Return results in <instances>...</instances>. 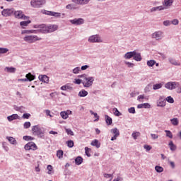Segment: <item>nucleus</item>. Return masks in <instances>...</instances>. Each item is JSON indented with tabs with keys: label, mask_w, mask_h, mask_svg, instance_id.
<instances>
[{
	"label": "nucleus",
	"mask_w": 181,
	"mask_h": 181,
	"mask_svg": "<svg viewBox=\"0 0 181 181\" xmlns=\"http://www.w3.org/2000/svg\"><path fill=\"white\" fill-rule=\"evenodd\" d=\"M23 33H37V30H25Z\"/></svg>",
	"instance_id": "f704fd0d"
},
{
	"label": "nucleus",
	"mask_w": 181,
	"mask_h": 181,
	"mask_svg": "<svg viewBox=\"0 0 181 181\" xmlns=\"http://www.w3.org/2000/svg\"><path fill=\"white\" fill-rule=\"evenodd\" d=\"M165 132H166V136H168V138H170V139L173 138V134H172V132L169 130H165Z\"/></svg>",
	"instance_id": "79ce46f5"
},
{
	"label": "nucleus",
	"mask_w": 181,
	"mask_h": 181,
	"mask_svg": "<svg viewBox=\"0 0 181 181\" xmlns=\"http://www.w3.org/2000/svg\"><path fill=\"white\" fill-rule=\"evenodd\" d=\"M74 83V84H81V83H83V80L76 78Z\"/></svg>",
	"instance_id": "bf43d9fd"
},
{
	"label": "nucleus",
	"mask_w": 181,
	"mask_h": 181,
	"mask_svg": "<svg viewBox=\"0 0 181 181\" xmlns=\"http://www.w3.org/2000/svg\"><path fill=\"white\" fill-rule=\"evenodd\" d=\"M8 141L12 145H16V139L12 136H7L6 137Z\"/></svg>",
	"instance_id": "a878e982"
},
{
	"label": "nucleus",
	"mask_w": 181,
	"mask_h": 181,
	"mask_svg": "<svg viewBox=\"0 0 181 181\" xmlns=\"http://www.w3.org/2000/svg\"><path fill=\"white\" fill-rule=\"evenodd\" d=\"M104 177H105L106 179H110V181L112 180V178L114 177V176L112 175V174H107L105 173L103 175Z\"/></svg>",
	"instance_id": "a19ab883"
},
{
	"label": "nucleus",
	"mask_w": 181,
	"mask_h": 181,
	"mask_svg": "<svg viewBox=\"0 0 181 181\" xmlns=\"http://www.w3.org/2000/svg\"><path fill=\"white\" fill-rule=\"evenodd\" d=\"M60 115L63 119H67L69 118V113L67 112H61Z\"/></svg>",
	"instance_id": "2f4dec72"
},
{
	"label": "nucleus",
	"mask_w": 181,
	"mask_h": 181,
	"mask_svg": "<svg viewBox=\"0 0 181 181\" xmlns=\"http://www.w3.org/2000/svg\"><path fill=\"white\" fill-rule=\"evenodd\" d=\"M29 23H32V21L30 20H28L27 21H21L20 22V26H22L23 29L25 28V27L28 26Z\"/></svg>",
	"instance_id": "4be33fe9"
},
{
	"label": "nucleus",
	"mask_w": 181,
	"mask_h": 181,
	"mask_svg": "<svg viewBox=\"0 0 181 181\" xmlns=\"http://www.w3.org/2000/svg\"><path fill=\"white\" fill-rule=\"evenodd\" d=\"M23 138L25 141H33V139H35L33 137L30 136H24Z\"/></svg>",
	"instance_id": "8fccbe9b"
},
{
	"label": "nucleus",
	"mask_w": 181,
	"mask_h": 181,
	"mask_svg": "<svg viewBox=\"0 0 181 181\" xmlns=\"http://www.w3.org/2000/svg\"><path fill=\"white\" fill-rule=\"evenodd\" d=\"M153 39L159 40L163 37V33L162 31H156L152 34Z\"/></svg>",
	"instance_id": "9b49d317"
},
{
	"label": "nucleus",
	"mask_w": 181,
	"mask_h": 181,
	"mask_svg": "<svg viewBox=\"0 0 181 181\" xmlns=\"http://www.w3.org/2000/svg\"><path fill=\"white\" fill-rule=\"evenodd\" d=\"M57 25H48V33H52V32H55V30H57Z\"/></svg>",
	"instance_id": "a211bd4d"
},
{
	"label": "nucleus",
	"mask_w": 181,
	"mask_h": 181,
	"mask_svg": "<svg viewBox=\"0 0 181 181\" xmlns=\"http://www.w3.org/2000/svg\"><path fill=\"white\" fill-rule=\"evenodd\" d=\"M139 135H141V133L136 132L132 133V136L134 138V139H136V138H138V136H139Z\"/></svg>",
	"instance_id": "de8ad7c7"
},
{
	"label": "nucleus",
	"mask_w": 181,
	"mask_h": 181,
	"mask_svg": "<svg viewBox=\"0 0 181 181\" xmlns=\"http://www.w3.org/2000/svg\"><path fill=\"white\" fill-rule=\"evenodd\" d=\"M30 117V114L29 113H25L23 115V118L24 119H29Z\"/></svg>",
	"instance_id": "13d9d810"
},
{
	"label": "nucleus",
	"mask_w": 181,
	"mask_h": 181,
	"mask_svg": "<svg viewBox=\"0 0 181 181\" xmlns=\"http://www.w3.org/2000/svg\"><path fill=\"white\" fill-rule=\"evenodd\" d=\"M151 136L152 139H158V138H159V136L155 134H151Z\"/></svg>",
	"instance_id": "680f3d73"
},
{
	"label": "nucleus",
	"mask_w": 181,
	"mask_h": 181,
	"mask_svg": "<svg viewBox=\"0 0 181 181\" xmlns=\"http://www.w3.org/2000/svg\"><path fill=\"white\" fill-rule=\"evenodd\" d=\"M129 112H130V114H135V107H130L129 109Z\"/></svg>",
	"instance_id": "0e129e2a"
},
{
	"label": "nucleus",
	"mask_w": 181,
	"mask_h": 181,
	"mask_svg": "<svg viewBox=\"0 0 181 181\" xmlns=\"http://www.w3.org/2000/svg\"><path fill=\"white\" fill-rule=\"evenodd\" d=\"M105 121L107 125H111V124H112V118L108 115H105Z\"/></svg>",
	"instance_id": "c85d7f7f"
},
{
	"label": "nucleus",
	"mask_w": 181,
	"mask_h": 181,
	"mask_svg": "<svg viewBox=\"0 0 181 181\" xmlns=\"http://www.w3.org/2000/svg\"><path fill=\"white\" fill-rule=\"evenodd\" d=\"M38 78L42 83H46L47 84L49 83V78L46 75H40Z\"/></svg>",
	"instance_id": "f3484780"
},
{
	"label": "nucleus",
	"mask_w": 181,
	"mask_h": 181,
	"mask_svg": "<svg viewBox=\"0 0 181 181\" xmlns=\"http://www.w3.org/2000/svg\"><path fill=\"white\" fill-rule=\"evenodd\" d=\"M25 77L28 81H33V80L36 78V76L35 75H32L31 73H28V74H26Z\"/></svg>",
	"instance_id": "aec40b11"
},
{
	"label": "nucleus",
	"mask_w": 181,
	"mask_h": 181,
	"mask_svg": "<svg viewBox=\"0 0 181 181\" xmlns=\"http://www.w3.org/2000/svg\"><path fill=\"white\" fill-rule=\"evenodd\" d=\"M134 54H135V51L129 52L125 54L124 57L129 59H132V57H134Z\"/></svg>",
	"instance_id": "5701e85b"
},
{
	"label": "nucleus",
	"mask_w": 181,
	"mask_h": 181,
	"mask_svg": "<svg viewBox=\"0 0 181 181\" xmlns=\"http://www.w3.org/2000/svg\"><path fill=\"white\" fill-rule=\"evenodd\" d=\"M110 132L114 135V136L111 138V141H115V139L119 136V130H118L117 128L112 129Z\"/></svg>",
	"instance_id": "9d476101"
},
{
	"label": "nucleus",
	"mask_w": 181,
	"mask_h": 181,
	"mask_svg": "<svg viewBox=\"0 0 181 181\" xmlns=\"http://www.w3.org/2000/svg\"><path fill=\"white\" fill-rule=\"evenodd\" d=\"M70 22L72 23V25H83V23H84V19L74 18L73 20H70Z\"/></svg>",
	"instance_id": "f8f14e48"
},
{
	"label": "nucleus",
	"mask_w": 181,
	"mask_h": 181,
	"mask_svg": "<svg viewBox=\"0 0 181 181\" xmlns=\"http://www.w3.org/2000/svg\"><path fill=\"white\" fill-rule=\"evenodd\" d=\"M71 1L76 5H81V0H71Z\"/></svg>",
	"instance_id": "052dcab7"
},
{
	"label": "nucleus",
	"mask_w": 181,
	"mask_h": 181,
	"mask_svg": "<svg viewBox=\"0 0 181 181\" xmlns=\"http://www.w3.org/2000/svg\"><path fill=\"white\" fill-rule=\"evenodd\" d=\"M24 149H25V151H37V146L34 142L31 141L25 145Z\"/></svg>",
	"instance_id": "423d86ee"
},
{
	"label": "nucleus",
	"mask_w": 181,
	"mask_h": 181,
	"mask_svg": "<svg viewBox=\"0 0 181 181\" xmlns=\"http://www.w3.org/2000/svg\"><path fill=\"white\" fill-rule=\"evenodd\" d=\"M88 95V92H87L86 90H82L78 93L79 97H87Z\"/></svg>",
	"instance_id": "cd10ccee"
},
{
	"label": "nucleus",
	"mask_w": 181,
	"mask_h": 181,
	"mask_svg": "<svg viewBox=\"0 0 181 181\" xmlns=\"http://www.w3.org/2000/svg\"><path fill=\"white\" fill-rule=\"evenodd\" d=\"M85 153L87 155L88 158H90V156H91V148L85 147Z\"/></svg>",
	"instance_id": "473e14b6"
},
{
	"label": "nucleus",
	"mask_w": 181,
	"mask_h": 181,
	"mask_svg": "<svg viewBox=\"0 0 181 181\" xmlns=\"http://www.w3.org/2000/svg\"><path fill=\"white\" fill-rule=\"evenodd\" d=\"M164 26H169L170 25V21H163Z\"/></svg>",
	"instance_id": "69168bd1"
},
{
	"label": "nucleus",
	"mask_w": 181,
	"mask_h": 181,
	"mask_svg": "<svg viewBox=\"0 0 181 181\" xmlns=\"http://www.w3.org/2000/svg\"><path fill=\"white\" fill-rule=\"evenodd\" d=\"M144 148H146L147 151H151L152 147L149 145H144Z\"/></svg>",
	"instance_id": "774afa93"
},
{
	"label": "nucleus",
	"mask_w": 181,
	"mask_h": 181,
	"mask_svg": "<svg viewBox=\"0 0 181 181\" xmlns=\"http://www.w3.org/2000/svg\"><path fill=\"white\" fill-rule=\"evenodd\" d=\"M90 112L91 115H94L95 118H96L95 121H98V119H100V116H98L97 113H95L94 112H93V110H90Z\"/></svg>",
	"instance_id": "37998d69"
},
{
	"label": "nucleus",
	"mask_w": 181,
	"mask_h": 181,
	"mask_svg": "<svg viewBox=\"0 0 181 181\" xmlns=\"http://www.w3.org/2000/svg\"><path fill=\"white\" fill-rule=\"evenodd\" d=\"M47 169L48 170V172H47L48 175H52V172L53 170V167L52 165H49L47 166Z\"/></svg>",
	"instance_id": "603ef678"
},
{
	"label": "nucleus",
	"mask_w": 181,
	"mask_h": 181,
	"mask_svg": "<svg viewBox=\"0 0 181 181\" xmlns=\"http://www.w3.org/2000/svg\"><path fill=\"white\" fill-rule=\"evenodd\" d=\"M78 77L83 78V80H82V84L83 85V87H91L93 86V83L94 81L93 77H87L86 74L83 75H79Z\"/></svg>",
	"instance_id": "f257e3e1"
},
{
	"label": "nucleus",
	"mask_w": 181,
	"mask_h": 181,
	"mask_svg": "<svg viewBox=\"0 0 181 181\" xmlns=\"http://www.w3.org/2000/svg\"><path fill=\"white\" fill-rule=\"evenodd\" d=\"M46 4V0H31L30 5L33 8H42Z\"/></svg>",
	"instance_id": "7ed1b4c3"
},
{
	"label": "nucleus",
	"mask_w": 181,
	"mask_h": 181,
	"mask_svg": "<svg viewBox=\"0 0 181 181\" xmlns=\"http://www.w3.org/2000/svg\"><path fill=\"white\" fill-rule=\"evenodd\" d=\"M76 165H81L83 163V159H75Z\"/></svg>",
	"instance_id": "4d7b16f0"
},
{
	"label": "nucleus",
	"mask_w": 181,
	"mask_h": 181,
	"mask_svg": "<svg viewBox=\"0 0 181 181\" xmlns=\"http://www.w3.org/2000/svg\"><path fill=\"white\" fill-rule=\"evenodd\" d=\"M91 145L93 146H96L97 148H100V146H101V144H100V142H98V140L95 139L94 141H93L91 142Z\"/></svg>",
	"instance_id": "c756f323"
},
{
	"label": "nucleus",
	"mask_w": 181,
	"mask_h": 181,
	"mask_svg": "<svg viewBox=\"0 0 181 181\" xmlns=\"http://www.w3.org/2000/svg\"><path fill=\"white\" fill-rule=\"evenodd\" d=\"M18 117H19V116H18L17 114H13V115H11V116H8V117H7V119H8V121H13V119H18Z\"/></svg>",
	"instance_id": "bb28decb"
},
{
	"label": "nucleus",
	"mask_w": 181,
	"mask_h": 181,
	"mask_svg": "<svg viewBox=\"0 0 181 181\" xmlns=\"http://www.w3.org/2000/svg\"><path fill=\"white\" fill-rule=\"evenodd\" d=\"M162 83H157L153 86V88L154 90H159V88H162Z\"/></svg>",
	"instance_id": "ea45409f"
},
{
	"label": "nucleus",
	"mask_w": 181,
	"mask_h": 181,
	"mask_svg": "<svg viewBox=\"0 0 181 181\" xmlns=\"http://www.w3.org/2000/svg\"><path fill=\"white\" fill-rule=\"evenodd\" d=\"M24 40L28 43H35L37 40H42V38L37 37V35H28L24 37Z\"/></svg>",
	"instance_id": "39448f33"
},
{
	"label": "nucleus",
	"mask_w": 181,
	"mask_h": 181,
	"mask_svg": "<svg viewBox=\"0 0 181 181\" xmlns=\"http://www.w3.org/2000/svg\"><path fill=\"white\" fill-rule=\"evenodd\" d=\"M88 2H90V0H81V5H86Z\"/></svg>",
	"instance_id": "e2e57ef3"
},
{
	"label": "nucleus",
	"mask_w": 181,
	"mask_h": 181,
	"mask_svg": "<svg viewBox=\"0 0 181 181\" xmlns=\"http://www.w3.org/2000/svg\"><path fill=\"white\" fill-rule=\"evenodd\" d=\"M88 42L90 43H101L103 40H101V38L98 35H92L89 37Z\"/></svg>",
	"instance_id": "1a4fd4ad"
},
{
	"label": "nucleus",
	"mask_w": 181,
	"mask_h": 181,
	"mask_svg": "<svg viewBox=\"0 0 181 181\" xmlns=\"http://www.w3.org/2000/svg\"><path fill=\"white\" fill-rule=\"evenodd\" d=\"M13 13V9H4V11H1V14L3 16H11Z\"/></svg>",
	"instance_id": "4468645a"
},
{
	"label": "nucleus",
	"mask_w": 181,
	"mask_h": 181,
	"mask_svg": "<svg viewBox=\"0 0 181 181\" xmlns=\"http://www.w3.org/2000/svg\"><path fill=\"white\" fill-rule=\"evenodd\" d=\"M172 4H173V0H164L163 2V6H172Z\"/></svg>",
	"instance_id": "412c9836"
},
{
	"label": "nucleus",
	"mask_w": 181,
	"mask_h": 181,
	"mask_svg": "<svg viewBox=\"0 0 181 181\" xmlns=\"http://www.w3.org/2000/svg\"><path fill=\"white\" fill-rule=\"evenodd\" d=\"M5 70H6V71H7V73H15V71H16V68H14V67H6Z\"/></svg>",
	"instance_id": "7c9ffc66"
},
{
	"label": "nucleus",
	"mask_w": 181,
	"mask_h": 181,
	"mask_svg": "<svg viewBox=\"0 0 181 181\" xmlns=\"http://www.w3.org/2000/svg\"><path fill=\"white\" fill-rule=\"evenodd\" d=\"M125 64H127V66L128 67H134V66H135V64H134L133 63H131V62H125Z\"/></svg>",
	"instance_id": "338daca9"
},
{
	"label": "nucleus",
	"mask_w": 181,
	"mask_h": 181,
	"mask_svg": "<svg viewBox=\"0 0 181 181\" xmlns=\"http://www.w3.org/2000/svg\"><path fill=\"white\" fill-rule=\"evenodd\" d=\"M30 122H25L23 124L24 128H25V129H28V128H30Z\"/></svg>",
	"instance_id": "864d4df0"
},
{
	"label": "nucleus",
	"mask_w": 181,
	"mask_h": 181,
	"mask_svg": "<svg viewBox=\"0 0 181 181\" xmlns=\"http://www.w3.org/2000/svg\"><path fill=\"white\" fill-rule=\"evenodd\" d=\"M168 145L170 151H175L176 149V145L173 144V141H170Z\"/></svg>",
	"instance_id": "c9c22d12"
},
{
	"label": "nucleus",
	"mask_w": 181,
	"mask_h": 181,
	"mask_svg": "<svg viewBox=\"0 0 181 181\" xmlns=\"http://www.w3.org/2000/svg\"><path fill=\"white\" fill-rule=\"evenodd\" d=\"M81 71V70L80 67H76V68L74 69L73 73L74 74H78V72H80Z\"/></svg>",
	"instance_id": "6e6d98bb"
},
{
	"label": "nucleus",
	"mask_w": 181,
	"mask_h": 181,
	"mask_svg": "<svg viewBox=\"0 0 181 181\" xmlns=\"http://www.w3.org/2000/svg\"><path fill=\"white\" fill-rule=\"evenodd\" d=\"M133 59L134 60H136V62H141V60H142V57L141 56V53L136 52V51H134Z\"/></svg>",
	"instance_id": "dca6fc26"
},
{
	"label": "nucleus",
	"mask_w": 181,
	"mask_h": 181,
	"mask_svg": "<svg viewBox=\"0 0 181 181\" xmlns=\"http://www.w3.org/2000/svg\"><path fill=\"white\" fill-rule=\"evenodd\" d=\"M165 100V102L168 101V103H170V104H173V103H175V100H173V98H172V96H168Z\"/></svg>",
	"instance_id": "e433bc0d"
},
{
	"label": "nucleus",
	"mask_w": 181,
	"mask_h": 181,
	"mask_svg": "<svg viewBox=\"0 0 181 181\" xmlns=\"http://www.w3.org/2000/svg\"><path fill=\"white\" fill-rule=\"evenodd\" d=\"M8 52H9V49H8L7 48H1L0 47V54H5V53H8Z\"/></svg>",
	"instance_id": "c03bdc74"
},
{
	"label": "nucleus",
	"mask_w": 181,
	"mask_h": 181,
	"mask_svg": "<svg viewBox=\"0 0 181 181\" xmlns=\"http://www.w3.org/2000/svg\"><path fill=\"white\" fill-rule=\"evenodd\" d=\"M163 9H165V7H163V6L153 7L151 9V12H155V11H163Z\"/></svg>",
	"instance_id": "393cba45"
},
{
	"label": "nucleus",
	"mask_w": 181,
	"mask_h": 181,
	"mask_svg": "<svg viewBox=\"0 0 181 181\" xmlns=\"http://www.w3.org/2000/svg\"><path fill=\"white\" fill-rule=\"evenodd\" d=\"M66 9H76V6H74V4H68L66 6Z\"/></svg>",
	"instance_id": "3c124183"
},
{
	"label": "nucleus",
	"mask_w": 181,
	"mask_h": 181,
	"mask_svg": "<svg viewBox=\"0 0 181 181\" xmlns=\"http://www.w3.org/2000/svg\"><path fill=\"white\" fill-rule=\"evenodd\" d=\"M166 105V100L160 98L157 102V107H165Z\"/></svg>",
	"instance_id": "2eb2a0df"
},
{
	"label": "nucleus",
	"mask_w": 181,
	"mask_h": 181,
	"mask_svg": "<svg viewBox=\"0 0 181 181\" xmlns=\"http://www.w3.org/2000/svg\"><path fill=\"white\" fill-rule=\"evenodd\" d=\"M155 64H156V61L155 60H149L147 62V66H148V67H153Z\"/></svg>",
	"instance_id": "72a5a7b5"
},
{
	"label": "nucleus",
	"mask_w": 181,
	"mask_h": 181,
	"mask_svg": "<svg viewBox=\"0 0 181 181\" xmlns=\"http://www.w3.org/2000/svg\"><path fill=\"white\" fill-rule=\"evenodd\" d=\"M34 28L39 29L37 30V33L40 32L41 33H49L48 26H47L45 24L35 25Z\"/></svg>",
	"instance_id": "20e7f679"
},
{
	"label": "nucleus",
	"mask_w": 181,
	"mask_h": 181,
	"mask_svg": "<svg viewBox=\"0 0 181 181\" xmlns=\"http://www.w3.org/2000/svg\"><path fill=\"white\" fill-rule=\"evenodd\" d=\"M113 112H114V115L116 117H119V115H121V112H119V111H118V109H117V108H114Z\"/></svg>",
	"instance_id": "09e8293b"
},
{
	"label": "nucleus",
	"mask_w": 181,
	"mask_h": 181,
	"mask_svg": "<svg viewBox=\"0 0 181 181\" xmlns=\"http://www.w3.org/2000/svg\"><path fill=\"white\" fill-rule=\"evenodd\" d=\"M65 131H66L67 135H71V136L74 135V133L70 129H65Z\"/></svg>",
	"instance_id": "5fc2aeb1"
},
{
	"label": "nucleus",
	"mask_w": 181,
	"mask_h": 181,
	"mask_svg": "<svg viewBox=\"0 0 181 181\" xmlns=\"http://www.w3.org/2000/svg\"><path fill=\"white\" fill-rule=\"evenodd\" d=\"M32 132L33 135H37V136H39V138H42V136H45V131H43L39 125L33 126L32 127Z\"/></svg>",
	"instance_id": "f03ea898"
},
{
	"label": "nucleus",
	"mask_w": 181,
	"mask_h": 181,
	"mask_svg": "<svg viewBox=\"0 0 181 181\" xmlns=\"http://www.w3.org/2000/svg\"><path fill=\"white\" fill-rule=\"evenodd\" d=\"M169 62L171 64H173V66H180V62L176 61V59L170 58Z\"/></svg>",
	"instance_id": "b1692460"
},
{
	"label": "nucleus",
	"mask_w": 181,
	"mask_h": 181,
	"mask_svg": "<svg viewBox=\"0 0 181 181\" xmlns=\"http://www.w3.org/2000/svg\"><path fill=\"white\" fill-rule=\"evenodd\" d=\"M57 156L59 158V159H61V158H63V151L59 150L57 153Z\"/></svg>",
	"instance_id": "a18cd8bd"
},
{
	"label": "nucleus",
	"mask_w": 181,
	"mask_h": 181,
	"mask_svg": "<svg viewBox=\"0 0 181 181\" xmlns=\"http://www.w3.org/2000/svg\"><path fill=\"white\" fill-rule=\"evenodd\" d=\"M66 144L69 148H73L74 146V141L73 140H69L66 141Z\"/></svg>",
	"instance_id": "58836bf2"
},
{
	"label": "nucleus",
	"mask_w": 181,
	"mask_h": 181,
	"mask_svg": "<svg viewBox=\"0 0 181 181\" xmlns=\"http://www.w3.org/2000/svg\"><path fill=\"white\" fill-rule=\"evenodd\" d=\"M155 169L156 170V172H158V173H160L162 172H163V168L160 167V166H156Z\"/></svg>",
	"instance_id": "49530a36"
},
{
	"label": "nucleus",
	"mask_w": 181,
	"mask_h": 181,
	"mask_svg": "<svg viewBox=\"0 0 181 181\" xmlns=\"http://www.w3.org/2000/svg\"><path fill=\"white\" fill-rule=\"evenodd\" d=\"M165 88L168 90H175L179 87V83L177 82H168L165 85Z\"/></svg>",
	"instance_id": "6e6552de"
},
{
	"label": "nucleus",
	"mask_w": 181,
	"mask_h": 181,
	"mask_svg": "<svg viewBox=\"0 0 181 181\" xmlns=\"http://www.w3.org/2000/svg\"><path fill=\"white\" fill-rule=\"evenodd\" d=\"M14 16L17 19H23L25 21L26 19H29V17L27 16H25L23 12L22 11H16L14 12Z\"/></svg>",
	"instance_id": "0eeeda50"
},
{
	"label": "nucleus",
	"mask_w": 181,
	"mask_h": 181,
	"mask_svg": "<svg viewBox=\"0 0 181 181\" xmlns=\"http://www.w3.org/2000/svg\"><path fill=\"white\" fill-rule=\"evenodd\" d=\"M61 90H62V91H66L67 90H73V86H70V83H67L66 85L62 86Z\"/></svg>",
	"instance_id": "6ab92c4d"
},
{
	"label": "nucleus",
	"mask_w": 181,
	"mask_h": 181,
	"mask_svg": "<svg viewBox=\"0 0 181 181\" xmlns=\"http://www.w3.org/2000/svg\"><path fill=\"white\" fill-rule=\"evenodd\" d=\"M45 13V15H48L49 16H54V18H60V16H62V13L54 11H47Z\"/></svg>",
	"instance_id": "ddd939ff"
},
{
	"label": "nucleus",
	"mask_w": 181,
	"mask_h": 181,
	"mask_svg": "<svg viewBox=\"0 0 181 181\" xmlns=\"http://www.w3.org/2000/svg\"><path fill=\"white\" fill-rule=\"evenodd\" d=\"M173 125H179V120L177 118H173L170 119Z\"/></svg>",
	"instance_id": "4c0bfd02"
}]
</instances>
